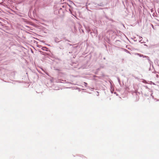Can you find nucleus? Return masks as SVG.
I'll return each instance as SVG.
<instances>
[{
  "instance_id": "1",
  "label": "nucleus",
  "mask_w": 159,
  "mask_h": 159,
  "mask_svg": "<svg viewBox=\"0 0 159 159\" xmlns=\"http://www.w3.org/2000/svg\"><path fill=\"white\" fill-rule=\"evenodd\" d=\"M84 85L85 86H86L87 85V84L86 83H85V82H84Z\"/></svg>"
}]
</instances>
